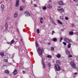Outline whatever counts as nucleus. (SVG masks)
<instances>
[{
	"mask_svg": "<svg viewBox=\"0 0 78 78\" xmlns=\"http://www.w3.org/2000/svg\"><path fill=\"white\" fill-rule=\"evenodd\" d=\"M69 58H71V57H72V55H69Z\"/></svg>",
	"mask_w": 78,
	"mask_h": 78,
	"instance_id": "39",
	"label": "nucleus"
},
{
	"mask_svg": "<svg viewBox=\"0 0 78 78\" xmlns=\"http://www.w3.org/2000/svg\"><path fill=\"white\" fill-rule=\"evenodd\" d=\"M71 25H72V26H73V27H74V24H71Z\"/></svg>",
	"mask_w": 78,
	"mask_h": 78,
	"instance_id": "45",
	"label": "nucleus"
},
{
	"mask_svg": "<svg viewBox=\"0 0 78 78\" xmlns=\"http://www.w3.org/2000/svg\"><path fill=\"white\" fill-rule=\"evenodd\" d=\"M58 4L60 5H64V3L62 1H59Z\"/></svg>",
	"mask_w": 78,
	"mask_h": 78,
	"instance_id": "8",
	"label": "nucleus"
},
{
	"mask_svg": "<svg viewBox=\"0 0 78 78\" xmlns=\"http://www.w3.org/2000/svg\"><path fill=\"white\" fill-rule=\"evenodd\" d=\"M57 62V65H58V66H59L61 65V62H60L58 60L56 62Z\"/></svg>",
	"mask_w": 78,
	"mask_h": 78,
	"instance_id": "11",
	"label": "nucleus"
},
{
	"mask_svg": "<svg viewBox=\"0 0 78 78\" xmlns=\"http://www.w3.org/2000/svg\"><path fill=\"white\" fill-rule=\"evenodd\" d=\"M49 2H51V0H49Z\"/></svg>",
	"mask_w": 78,
	"mask_h": 78,
	"instance_id": "49",
	"label": "nucleus"
},
{
	"mask_svg": "<svg viewBox=\"0 0 78 78\" xmlns=\"http://www.w3.org/2000/svg\"><path fill=\"white\" fill-rule=\"evenodd\" d=\"M23 73H24V74H25V73H26V72H25V71H23Z\"/></svg>",
	"mask_w": 78,
	"mask_h": 78,
	"instance_id": "41",
	"label": "nucleus"
},
{
	"mask_svg": "<svg viewBox=\"0 0 78 78\" xmlns=\"http://www.w3.org/2000/svg\"><path fill=\"white\" fill-rule=\"evenodd\" d=\"M1 8L2 9H4L5 8V6L3 5H2L1 6Z\"/></svg>",
	"mask_w": 78,
	"mask_h": 78,
	"instance_id": "19",
	"label": "nucleus"
},
{
	"mask_svg": "<svg viewBox=\"0 0 78 78\" xmlns=\"http://www.w3.org/2000/svg\"><path fill=\"white\" fill-rule=\"evenodd\" d=\"M48 45H50V43H48Z\"/></svg>",
	"mask_w": 78,
	"mask_h": 78,
	"instance_id": "50",
	"label": "nucleus"
},
{
	"mask_svg": "<svg viewBox=\"0 0 78 78\" xmlns=\"http://www.w3.org/2000/svg\"><path fill=\"white\" fill-rule=\"evenodd\" d=\"M6 0V1H8V0Z\"/></svg>",
	"mask_w": 78,
	"mask_h": 78,
	"instance_id": "56",
	"label": "nucleus"
},
{
	"mask_svg": "<svg viewBox=\"0 0 78 78\" xmlns=\"http://www.w3.org/2000/svg\"><path fill=\"white\" fill-rule=\"evenodd\" d=\"M5 28H8V24L6 23L5 24Z\"/></svg>",
	"mask_w": 78,
	"mask_h": 78,
	"instance_id": "28",
	"label": "nucleus"
},
{
	"mask_svg": "<svg viewBox=\"0 0 78 78\" xmlns=\"http://www.w3.org/2000/svg\"><path fill=\"white\" fill-rule=\"evenodd\" d=\"M4 73H6V74H8L9 73V72L8 70H6L4 71Z\"/></svg>",
	"mask_w": 78,
	"mask_h": 78,
	"instance_id": "12",
	"label": "nucleus"
},
{
	"mask_svg": "<svg viewBox=\"0 0 78 78\" xmlns=\"http://www.w3.org/2000/svg\"><path fill=\"white\" fill-rule=\"evenodd\" d=\"M52 33L53 34L54 33H55V31H52Z\"/></svg>",
	"mask_w": 78,
	"mask_h": 78,
	"instance_id": "46",
	"label": "nucleus"
},
{
	"mask_svg": "<svg viewBox=\"0 0 78 78\" xmlns=\"http://www.w3.org/2000/svg\"><path fill=\"white\" fill-rule=\"evenodd\" d=\"M22 1V2H25V1H23H23Z\"/></svg>",
	"mask_w": 78,
	"mask_h": 78,
	"instance_id": "51",
	"label": "nucleus"
},
{
	"mask_svg": "<svg viewBox=\"0 0 78 78\" xmlns=\"http://www.w3.org/2000/svg\"><path fill=\"white\" fill-rule=\"evenodd\" d=\"M65 19L66 20H67L69 19V18H68V17H65Z\"/></svg>",
	"mask_w": 78,
	"mask_h": 78,
	"instance_id": "40",
	"label": "nucleus"
},
{
	"mask_svg": "<svg viewBox=\"0 0 78 78\" xmlns=\"http://www.w3.org/2000/svg\"><path fill=\"white\" fill-rule=\"evenodd\" d=\"M76 60H77L78 61V56H77L76 57Z\"/></svg>",
	"mask_w": 78,
	"mask_h": 78,
	"instance_id": "44",
	"label": "nucleus"
},
{
	"mask_svg": "<svg viewBox=\"0 0 78 78\" xmlns=\"http://www.w3.org/2000/svg\"><path fill=\"white\" fill-rule=\"evenodd\" d=\"M24 14L25 15V16H28V17H29V16H30V13H29V12L28 11H26L25 13Z\"/></svg>",
	"mask_w": 78,
	"mask_h": 78,
	"instance_id": "4",
	"label": "nucleus"
},
{
	"mask_svg": "<svg viewBox=\"0 0 78 78\" xmlns=\"http://www.w3.org/2000/svg\"><path fill=\"white\" fill-rule=\"evenodd\" d=\"M36 46L37 47L38 46V44H37V42H36Z\"/></svg>",
	"mask_w": 78,
	"mask_h": 78,
	"instance_id": "34",
	"label": "nucleus"
},
{
	"mask_svg": "<svg viewBox=\"0 0 78 78\" xmlns=\"http://www.w3.org/2000/svg\"><path fill=\"white\" fill-rule=\"evenodd\" d=\"M18 15V13L17 12L15 13L14 15V17L15 18H16V17H17Z\"/></svg>",
	"mask_w": 78,
	"mask_h": 78,
	"instance_id": "16",
	"label": "nucleus"
},
{
	"mask_svg": "<svg viewBox=\"0 0 78 78\" xmlns=\"http://www.w3.org/2000/svg\"><path fill=\"white\" fill-rule=\"evenodd\" d=\"M39 31H40L39 29H38L37 30V33H39Z\"/></svg>",
	"mask_w": 78,
	"mask_h": 78,
	"instance_id": "27",
	"label": "nucleus"
},
{
	"mask_svg": "<svg viewBox=\"0 0 78 78\" xmlns=\"http://www.w3.org/2000/svg\"><path fill=\"white\" fill-rule=\"evenodd\" d=\"M8 44H10L11 45H12V44L11 43V42H7Z\"/></svg>",
	"mask_w": 78,
	"mask_h": 78,
	"instance_id": "31",
	"label": "nucleus"
},
{
	"mask_svg": "<svg viewBox=\"0 0 78 78\" xmlns=\"http://www.w3.org/2000/svg\"><path fill=\"white\" fill-rule=\"evenodd\" d=\"M74 1H75V2H77L78 1V0H74Z\"/></svg>",
	"mask_w": 78,
	"mask_h": 78,
	"instance_id": "47",
	"label": "nucleus"
},
{
	"mask_svg": "<svg viewBox=\"0 0 78 78\" xmlns=\"http://www.w3.org/2000/svg\"><path fill=\"white\" fill-rule=\"evenodd\" d=\"M8 28H6L5 29V31H6L8 30Z\"/></svg>",
	"mask_w": 78,
	"mask_h": 78,
	"instance_id": "42",
	"label": "nucleus"
},
{
	"mask_svg": "<svg viewBox=\"0 0 78 78\" xmlns=\"http://www.w3.org/2000/svg\"><path fill=\"white\" fill-rule=\"evenodd\" d=\"M41 63H42V64L43 66V69H45V64L44 62V60H43V59H42L41 60Z\"/></svg>",
	"mask_w": 78,
	"mask_h": 78,
	"instance_id": "6",
	"label": "nucleus"
},
{
	"mask_svg": "<svg viewBox=\"0 0 78 78\" xmlns=\"http://www.w3.org/2000/svg\"><path fill=\"white\" fill-rule=\"evenodd\" d=\"M13 73L14 75H16L17 73V70L15 69L13 72Z\"/></svg>",
	"mask_w": 78,
	"mask_h": 78,
	"instance_id": "9",
	"label": "nucleus"
},
{
	"mask_svg": "<svg viewBox=\"0 0 78 78\" xmlns=\"http://www.w3.org/2000/svg\"><path fill=\"white\" fill-rule=\"evenodd\" d=\"M62 39H63L62 37H61V38L60 39V42H61L62 40Z\"/></svg>",
	"mask_w": 78,
	"mask_h": 78,
	"instance_id": "38",
	"label": "nucleus"
},
{
	"mask_svg": "<svg viewBox=\"0 0 78 78\" xmlns=\"http://www.w3.org/2000/svg\"><path fill=\"white\" fill-rule=\"evenodd\" d=\"M42 9L44 10H45V9H47V7L45 6H43L42 7Z\"/></svg>",
	"mask_w": 78,
	"mask_h": 78,
	"instance_id": "24",
	"label": "nucleus"
},
{
	"mask_svg": "<svg viewBox=\"0 0 78 78\" xmlns=\"http://www.w3.org/2000/svg\"><path fill=\"white\" fill-rule=\"evenodd\" d=\"M0 55L2 56H4V53L3 52H1L0 53Z\"/></svg>",
	"mask_w": 78,
	"mask_h": 78,
	"instance_id": "18",
	"label": "nucleus"
},
{
	"mask_svg": "<svg viewBox=\"0 0 78 78\" xmlns=\"http://www.w3.org/2000/svg\"><path fill=\"white\" fill-rule=\"evenodd\" d=\"M60 19H61L63 20V16H61L60 17Z\"/></svg>",
	"mask_w": 78,
	"mask_h": 78,
	"instance_id": "30",
	"label": "nucleus"
},
{
	"mask_svg": "<svg viewBox=\"0 0 78 78\" xmlns=\"http://www.w3.org/2000/svg\"><path fill=\"white\" fill-rule=\"evenodd\" d=\"M60 11H63V12H64V9H62V8H61L60 9Z\"/></svg>",
	"mask_w": 78,
	"mask_h": 78,
	"instance_id": "37",
	"label": "nucleus"
},
{
	"mask_svg": "<svg viewBox=\"0 0 78 78\" xmlns=\"http://www.w3.org/2000/svg\"><path fill=\"white\" fill-rule=\"evenodd\" d=\"M51 22H52V23L55 24V25L56 24V23H55V21H54V20H53L51 19Z\"/></svg>",
	"mask_w": 78,
	"mask_h": 78,
	"instance_id": "15",
	"label": "nucleus"
},
{
	"mask_svg": "<svg viewBox=\"0 0 78 78\" xmlns=\"http://www.w3.org/2000/svg\"><path fill=\"white\" fill-rule=\"evenodd\" d=\"M48 65L49 67H51V64H50V63H48Z\"/></svg>",
	"mask_w": 78,
	"mask_h": 78,
	"instance_id": "33",
	"label": "nucleus"
},
{
	"mask_svg": "<svg viewBox=\"0 0 78 78\" xmlns=\"http://www.w3.org/2000/svg\"><path fill=\"white\" fill-rule=\"evenodd\" d=\"M47 57H48V58H51V55H49L47 56Z\"/></svg>",
	"mask_w": 78,
	"mask_h": 78,
	"instance_id": "32",
	"label": "nucleus"
},
{
	"mask_svg": "<svg viewBox=\"0 0 78 78\" xmlns=\"http://www.w3.org/2000/svg\"><path fill=\"white\" fill-rule=\"evenodd\" d=\"M51 51H54V47H51Z\"/></svg>",
	"mask_w": 78,
	"mask_h": 78,
	"instance_id": "29",
	"label": "nucleus"
},
{
	"mask_svg": "<svg viewBox=\"0 0 78 78\" xmlns=\"http://www.w3.org/2000/svg\"><path fill=\"white\" fill-rule=\"evenodd\" d=\"M22 40H23L22 39H21L20 41H22Z\"/></svg>",
	"mask_w": 78,
	"mask_h": 78,
	"instance_id": "54",
	"label": "nucleus"
},
{
	"mask_svg": "<svg viewBox=\"0 0 78 78\" xmlns=\"http://www.w3.org/2000/svg\"><path fill=\"white\" fill-rule=\"evenodd\" d=\"M71 47V44H70V43H69L67 46L68 48H70Z\"/></svg>",
	"mask_w": 78,
	"mask_h": 78,
	"instance_id": "20",
	"label": "nucleus"
},
{
	"mask_svg": "<svg viewBox=\"0 0 78 78\" xmlns=\"http://www.w3.org/2000/svg\"><path fill=\"white\" fill-rule=\"evenodd\" d=\"M34 7H37V5L36 4H34Z\"/></svg>",
	"mask_w": 78,
	"mask_h": 78,
	"instance_id": "43",
	"label": "nucleus"
},
{
	"mask_svg": "<svg viewBox=\"0 0 78 78\" xmlns=\"http://www.w3.org/2000/svg\"><path fill=\"white\" fill-rule=\"evenodd\" d=\"M57 21H58V23H59L60 24H62V22H60V20H58Z\"/></svg>",
	"mask_w": 78,
	"mask_h": 78,
	"instance_id": "26",
	"label": "nucleus"
},
{
	"mask_svg": "<svg viewBox=\"0 0 78 78\" xmlns=\"http://www.w3.org/2000/svg\"><path fill=\"white\" fill-rule=\"evenodd\" d=\"M19 0H16V3L15 6L16 7H18L19 6Z\"/></svg>",
	"mask_w": 78,
	"mask_h": 78,
	"instance_id": "5",
	"label": "nucleus"
},
{
	"mask_svg": "<svg viewBox=\"0 0 78 78\" xmlns=\"http://www.w3.org/2000/svg\"><path fill=\"white\" fill-rule=\"evenodd\" d=\"M69 34L71 35H73V32H70L69 33Z\"/></svg>",
	"mask_w": 78,
	"mask_h": 78,
	"instance_id": "22",
	"label": "nucleus"
},
{
	"mask_svg": "<svg viewBox=\"0 0 78 78\" xmlns=\"http://www.w3.org/2000/svg\"><path fill=\"white\" fill-rule=\"evenodd\" d=\"M62 31H64V29H62Z\"/></svg>",
	"mask_w": 78,
	"mask_h": 78,
	"instance_id": "53",
	"label": "nucleus"
},
{
	"mask_svg": "<svg viewBox=\"0 0 78 78\" xmlns=\"http://www.w3.org/2000/svg\"><path fill=\"white\" fill-rule=\"evenodd\" d=\"M24 9H25V7L23 6H21L20 7V10L21 11H23V10Z\"/></svg>",
	"mask_w": 78,
	"mask_h": 78,
	"instance_id": "10",
	"label": "nucleus"
},
{
	"mask_svg": "<svg viewBox=\"0 0 78 78\" xmlns=\"http://www.w3.org/2000/svg\"><path fill=\"white\" fill-rule=\"evenodd\" d=\"M63 43L64 44V45H67V44H66V42H63Z\"/></svg>",
	"mask_w": 78,
	"mask_h": 78,
	"instance_id": "36",
	"label": "nucleus"
},
{
	"mask_svg": "<svg viewBox=\"0 0 78 78\" xmlns=\"http://www.w3.org/2000/svg\"><path fill=\"white\" fill-rule=\"evenodd\" d=\"M58 11H60V9H58Z\"/></svg>",
	"mask_w": 78,
	"mask_h": 78,
	"instance_id": "52",
	"label": "nucleus"
},
{
	"mask_svg": "<svg viewBox=\"0 0 78 78\" xmlns=\"http://www.w3.org/2000/svg\"><path fill=\"white\" fill-rule=\"evenodd\" d=\"M66 53L67 55H69L70 54V52H69V51H66Z\"/></svg>",
	"mask_w": 78,
	"mask_h": 78,
	"instance_id": "21",
	"label": "nucleus"
},
{
	"mask_svg": "<svg viewBox=\"0 0 78 78\" xmlns=\"http://www.w3.org/2000/svg\"><path fill=\"white\" fill-rule=\"evenodd\" d=\"M64 41L66 43H69L70 42L68 38H65Z\"/></svg>",
	"mask_w": 78,
	"mask_h": 78,
	"instance_id": "7",
	"label": "nucleus"
},
{
	"mask_svg": "<svg viewBox=\"0 0 78 78\" xmlns=\"http://www.w3.org/2000/svg\"><path fill=\"white\" fill-rule=\"evenodd\" d=\"M40 23H42L43 22H44V20H43V18H41L40 19Z\"/></svg>",
	"mask_w": 78,
	"mask_h": 78,
	"instance_id": "17",
	"label": "nucleus"
},
{
	"mask_svg": "<svg viewBox=\"0 0 78 78\" xmlns=\"http://www.w3.org/2000/svg\"><path fill=\"white\" fill-rule=\"evenodd\" d=\"M55 67L57 71H59L61 69V67L58 65H55Z\"/></svg>",
	"mask_w": 78,
	"mask_h": 78,
	"instance_id": "3",
	"label": "nucleus"
},
{
	"mask_svg": "<svg viewBox=\"0 0 78 78\" xmlns=\"http://www.w3.org/2000/svg\"><path fill=\"white\" fill-rule=\"evenodd\" d=\"M58 7L59 8H60V7Z\"/></svg>",
	"mask_w": 78,
	"mask_h": 78,
	"instance_id": "55",
	"label": "nucleus"
},
{
	"mask_svg": "<svg viewBox=\"0 0 78 78\" xmlns=\"http://www.w3.org/2000/svg\"><path fill=\"white\" fill-rule=\"evenodd\" d=\"M4 61L5 62H8V60H7L6 59H5L4 60Z\"/></svg>",
	"mask_w": 78,
	"mask_h": 78,
	"instance_id": "35",
	"label": "nucleus"
},
{
	"mask_svg": "<svg viewBox=\"0 0 78 78\" xmlns=\"http://www.w3.org/2000/svg\"><path fill=\"white\" fill-rule=\"evenodd\" d=\"M48 9H51V8H52V6L50 5V4H49L48 5Z\"/></svg>",
	"mask_w": 78,
	"mask_h": 78,
	"instance_id": "14",
	"label": "nucleus"
},
{
	"mask_svg": "<svg viewBox=\"0 0 78 78\" xmlns=\"http://www.w3.org/2000/svg\"><path fill=\"white\" fill-rule=\"evenodd\" d=\"M57 39H56V38H53L52 39V41H56Z\"/></svg>",
	"mask_w": 78,
	"mask_h": 78,
	"instance_id": "23",
	"label": "nucleus"
},
{
	"mask_svg": "<svg viewBox=\"0 0 78 78\" xmlns=\"http://www.w3.org/2000/svg\"><path fill=\"white\" fill-rule=\"evenodd\" d=\"M74 73L75 75H77V73Z\"/></svg>",
	"mask_w": 78,
	"mask_h": 78,
	"instance_id": "48",
	"label": "nucleus"
},
{
	"mask_svg": "<svg viewBox=\"0 0 78 78\" xmlns=\"http://www.w3.org/2000/svg\"><path fill=\"white\" fill-rule=\"evenodd\" d=\"M38 52H39L40 55H42V51L43 52L44 51L42 48H38Z\"/></svg>",
	"mask_w": 78,
	"mask_h": 78,
	"instance_id": "2",
	"label": "nucleus"
},
{
	"mask_svg": "<svg viewBox=\"0 0 78 78\" xmlns=\"http://www.w3.org/2000/svg\"><path fill=\"white\" fill-rule=\"evenodd\" d=\"M56 56L57 58H61V54H58Z\"/></svg>",
	"mask_w": 78,
	"mask_h": 78,
	"instance_id": "13",
	"label": "nucleus"
},
{
	"mask_svg": "<svg viewBox=\"0 0 78 78\" xmlns=\"http://www.w3.org/2000/svg\"><path fill=\"white\" fill-rule=\"evenodd\" d=\"M71 66L73 69H76V64L73 62H70Z\"/></svg>",
	"mask_w": 78,
	"mask_h": 78,
	"instance_id": "1",
	"label": "nucleus"
},
{
	"mask_svg": "<svg viewBox=\"0 0 78 78\" xmlns=\"http://www.w3.org/2000/svg\"><path fill=\"white\" fill-rule=\"evenodd\" d=\"M14 40L13 39L12 40L11 42H10L11 43V44H14Z\"/></svg>",
	"mask_w": 78,
	"mask_h": 78,
	"instance_id": "25",
	"label": "nucleus"
}]
</instances>
